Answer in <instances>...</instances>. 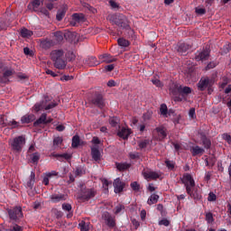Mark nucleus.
<instances>
[{
    "label": "nucleus",
    "instance_id": "nucleus-1",
    "mask_svg": "<svg viewBox=\"0 0 231 231\" xmlns=\"http://www.w3.org/2000/svg\"><path fill=\"white\" fill-rule=\"evenodd\" d=\"M180 180L181 183L184 184L186 193H188L189 197L196 201H199L203 199L201 191L196 187V181L190 174L185 173L182 175Z\"/></svg>",
    "mask_w": 231,
    "mask_h": 231
},
{
    "label": "nucleus",
    "instance_id": "nucleus-2",
    "mask_svg": "<svg viewBox=\"0 0 231 231\" xmlns=\"http://www.w3.org/2000/svg\"><path fill=\"white\" fill-rule=\"evenodd\" d=\"M51 60L54 63V68L64 69L67 66L64 60V51L62 50H54L51 51Z\"/></svg>",
    "mask_w": 231,
    "mask_h": 231
},
{
    "label": "nucleus",
    "instance_id": "nucleus-3",
    "mask_svg": "<svg viewBox=\"0 0 231 231\" xmlns=\"http://www.w3.org/2000/svg\"><path fill=\"white\" fill-rule=\"evenodd\" d=\"M214 79L210 78H201L200 81L198 83L199 91L208 90V94L213 93Z\"/></svg>",
    "mask_w": 231,
    "mask_h": 231
},
{
    "label": "nucleus",
    "instance_id": "nucleus-4",
    "mask_svg": "<svg viewBox=\"0 0 231 231\" xmlns=\"http://www.w3.org/2000/svg\"><path fill=\"white\" fill-rule=\"evenodd\" d=\"M96 196V191L93 189H87L84 186H81L79 195L78 196V199L81 202H87L91 200Z\"/></svg>",
    "mask_w": 231,
    "mask_h": 231
},
{
    "label": "nucleus",
    "instance_id": "nucleus-5",
    "mask_svg": "<svg viewBox=\"0 0 231 231\" xmlns=\"http://www.w3.org/2000/svg\"><path fill=\"white\" fill-rule=\"evenodd\" d=\"M102 220L104 222V225L108 226V228L113 229L116 226V217L111 215L108 211H106L102 214Z\"/></svg>",
    "mask_w": 231,
    "mask_h": 231
},
{
    "label": "nucleus",
    "instance_id": "nucleus-6",
    "mask_svg": "<svg viewBox=\"0 0 231 231\" xmlns=\"http://www.w3.org/2000/svg\"><path fill=\"white\" fill-rule=\"evenodd\" d=\"M57 106H59V104H57L55 102H51L47 105V99H45V101H41L40 103L35 104L33 106V110L35 111V113H39L41 110L53 109Z\"/></svg>",
    "mask_w": 231,
    "mask_h": 231
},
{
    "label": "nucleus",
    "instance_id": "nucleus-7",
    "mask_svg": "<svg viewBox=\"0 0 231 231\" xmlns=\"http://www.w3.org/2000/svg\"><path fill=\"white\" fill-rule=\"evenodd\" d=\"M26 143V141L23 136H18L14 139L11 143L12 149L17 152L23 151V145Z\"/></svg>",
    "mask_w": 231,
    "mask_h": 231
},
{
    "label": "nucleus",
    "instance_id": "nucleus-8",
    "mask_svg": "<svg viewBox=\"0 0 231 231\" xmlns=\"http://www.w3.org/2000/svg\"><path fill=\"white\" fill-rule=\"evenodd\" d=\"M7 212L9 219H11L12 221H17L18 219L23 217V209L18 207L8 209Z\"/></svg>",
    "mask_w": 231,
    "mask_h": 231
},
{
    "label": "nucleus",
    "instance_id": "nucleus-9",
    "mask_svg": "<svg viewBox=\"0 0 231 231\" xmlns=\"http://www.w3.org/2000/svg\"><path fill=\"white\" fill-rule=\"evenodd\" d=\"M191 94V88L189 87H182L177 96L174 97V101L181 102L186 101L188 95Z\"/></svg>",
    "mask_w": 231,
    "mask_h": 231
},
{
    "label": "nucleus",
    "instance_id": "nucleus-10",
    "mask_svg": "<svg viewBox=\"0 0 231 231\" xmlns=\"http://www.w3.org/2000/svg\"><path fill=\"white\" fill-rule=\"evenodd\" d=\"M113 23L121 29H127L129 27L127 18L123 14L116 16Z\"/></svg>",
    "mask_w": 231,
    "mask_h": 231
},
{
    "label": "nucleus",
    "instance_id": "nucleus-11",
    "mask_svg": "<svg viewBox=\"0 0 231 231\" xmlns=\"http://www.w3.org/2000/svg\"><path fill=\"white\" fill-rule=\"evenodd\" d=\"M93 106H97L100 110L105 109L106 103L102 94H97L92 99Z\"/></svg>",
    "mask_w": 231,
    "mask_h": 231
},
{
    "label": "nucleus",
    "instance_id": "nucleus-12",
    "mask_svg": "<svg viewBox=\"0 0 231 231\" xmlns=\"http://www.w3.org/2000/svg\"><path fill=\"white\" fill-rule=\"evenodd\" d=\"M210 56V50L208 48L203 49L201 51L195 53V60L198 62L208 60Z\"/></svg>",
    "mask_w": 231,
    "mask_h": 231
},
{
    "label": "nucleus",
    "instance_id": "nucleus-13",
    "mask_svg": "<svg viewBox=\"0 0 231 231\" xmlns=\"http://www.w3.org/2000/svg\"><path fill=\"white\" fill-rule=\"evenodd\" d=\"M69 196L66 193H53L50 196V200L51 203L57 204L66 201Z\"/></svg>",
    "mask_w": 231,
    "mask_h": 231
},
{
    "label": "nucleus",
    "instance_id": "nucleus-14",
    "mask_svg": "<svg viewBox=\"0 0 231 231\" xmlns=\"http://www.w3.org/2000/svg\"><path fill=\"white\" fill-rule=\"evenodd\" d=\"M125 182H122L121 179L116 178V180H114L113 187H114V193H121L123 191V189H125Z\"/></svg>",
    "mask_w": 231,
    "mask_h": 231
},
{
    "label": "nucleus",
    "instance_id": "nucleus-15",
    "mask_svg": "<svg viewBox=\"0 0 231 231\" xmlns=\"http://www.w3.org/2000/svg\"><path fill=\"white\" fill-rule=\"evenodd\" d=\"M189 151L191 152L192 157L201 156L205 152L204 148H201L200 146L198 145L190 146Z\"/></svg>",
    "mask_w": 231,
    "mask_h": 231
},
{
    "label": "nucleus",
    "instance_id": "nucleus-16",
    "mask_svg": "<svg viewBox=\"0 0 231 231\" xmlns=\"http://www.w3.org/2000/svg\"><path fill=\"white\" fill-rule=\"evenodd\" d=\"M156 134H158V141L162 142L167 137V130L163 126L155 128Z\"/></svg>",
    "mask_w": 231,
    "mask_h": 231
},
{
    "label": "nucleus",
    "instance_id": "nucleus-17",
    "mask_svg": "<svg viewBox=\"0 0 231 231\" xmlns=\"http://www.w3.org/2000/svg\"><path fill=\"white\" fill-rule=\"evenodd\" d=\"M99 60H101L102 63H113L116 61V59L112 56L111 54H102L99 55Z\"/></svg>",
    "mask_w": 231,
    "mask_h": 231
},
{
    "label": "nucleus",
    "instance_id": "nucleus-18",
    "mask_svg": "<svg viewBox=\"0 0 231 231\" xmlns=\"http://www.w3.org/2000/svg\"><path fill=\"white\" fill-rule=\"evenodd\" d=\"M117 135L119 136V138L126 140L128 139L129 135H131V130L125 127H118Z\"/></svg>",
    "mask_w": 231,
    "mask_h": 231
},
{
    "label": "nucleus",
    "instance_id": "nucleus-19",
    "mask_svg": "<svg viewBox=\"0 0 231 231\" xmlns=\"http://www.w3.org/2000/svg\"><path fill=\"white\" fill-rule=\"evenodd\" d=\"M2 126L8 127L9 129H16L17 127H20V123L14 120H4V123H2Z\"/></svg>",
    "mask_w": 231,
    "mask_h": 231
},
{
    "label": "nucleus",
    "instance_id": "nucleus-20",
    "mask_svg": "<svg viewBox=\"0 0 231 231\" xmlns=\"http://www.w3.org/2000/svg\"><path fill=\"white\" fill-rule=\"evenodd\" d=\"M189 48H190L189 44H188L186 42H180L178 44L177 51L179 53H180L182 56H184L187 53V51L189 50Z\"/></svg>",
    "mask_w": 231,
    "mask_h": 231
},
{
    "label": "nucleus",
    "instance_id": "nucleus-21",
    "mask_svg": "<svg viewBox=\"0 0 231 231\" xmlns=\"http://www.w3.org/2000/svg\"><path fill=\"white\" fill-rule=\"evenodd\" d=\"M143 176L146 180H155L159 179V174L155 171H144L143 172Z\"/></svg>",
    "mask_w": 231,
    "mask_h": 231
},
{
    "label": "nucleus",
    "instance_id": "nucleus-22",
    "mask_svg": "<svg viewBox=\"0 0 231 231\" xmlns=\"http://www.w3.org/2000/svg\"><path fill=\"white\" fill-rule=\"evenodd\" d=\"M36 119V116L32 114L25 115L21 117V123L23 125L32 124Z\"/></svg>",
    "mask_w": 231,
    "mask_h": 231
},
{
    "label": "nucleus",
    "instance_id": "nucleus-23",
    "mask_svg": "<svg viewBox=\"0 0 231 231\" xmlns=\"http://www.w3.org/2000/svg\"><path fill=\"white\" fill-rule=\"evenodd\" d=\"M51 156L57 158V160L60 162H63V160L69 161L72 158V155L69 153H51Z\"/></svg>",
    "mask_w": 231,
    "mask_h": 231
},
{
    "label": "nucleus",
    "instance_id": "nucleus-24",
    "mask_svg": "<svg viewBox=\"0 0 231 231\" xmlns=\"http://www.w3.org/2000/svg\"><path fill=\"white\" fill-rule=\"evenodd\" d=\"M61 209L65 212H68L67 218H70L73 217L72 206L69 203L61 204Z\"/></svg>",
    "mask_w": 231,
    "mask_h": 231
},
{
    "label": "nucleus",
    "instance_id": "nucleus-25",
    "mask_svg": "<svg viewBox=\"0 0 231 231\" xmlns=\"http://www.w3.org/2000/svg\"><path fill=\"white\" fill-rule=\"evenodd\" d=\"M92 159L96 162L100 160V152L98 150V146L95 145L90 148Z\"/></svg>",
    "mask_w": 231,
    "mask_h": 231
},
{
    "label": "nucleus",
    "instance_id": "nucleus-26",
    "mask_svg": "<svg viewBox=\"0 0 231 231\" xmlns=\"http://www.w3.org/2000/svg\"><path fill=\"white\" fill-rule=\"evenodd\" d=\"M200 140L202 142V145H204V148L207 150H209L211 147V141L209 138L207 137V135H205L204 134H200Z\"/></svg>",
    "mask_w": 231,
    "mask_h": 231
},
{
    "label": "nucleus",
    "instance_id": "nucleus-27",
    "mask_svg": "<svg viewBox=\"0 0 231 231\" xmlns=\"http://www.w3.org/2000/svg\"><path fill=\"white\" fill-rule=\"evenodd\" d=\"M46 118H47V114L42 113L40 118L34 121L33 126L39 127L40 125H46Z\"/></svg>",
    "mask_w": 231,
    "mask_h": 231
},
{
    "label": "nucleus",
    "instance_id": "nucleus-28",
    "mask_svg": "<svg viewBox=\"0 0 231 231\" xmlns=\"http://www.w3.org/2000/svg\"><path fill=\"white\" fill-rule=\"evenodd\" d=\"M67 13V6L64 5L57 12L56 19L58 22H61Z\"/></svg>",
    "mask_w": 231,
    "mask_h": 231
},
{
    "label": "nucleus",
    "instance_id": "nucleus-29",
    "mask_svg": "<svg viewBox=\"0 0 231 231\" xmlns=\"http://www.w3.org/2000/svg\"><path fill=\"white\" fill-rule=\"evenodd\" d=\"M181 88L182 87L180 85L172 84L171 87V93L172 94V96L177 97L180 91L181 90Z\"/></svg>",
    "mask_w": 231,
    "mask_h": 231
},
{
    "label": "nucleus",
    "instance_id": "nucleus-30",
    "mask_svg": "<svg viewBox=\"0 0 231 231\" xmlns=\"http://www.w3.org/2000/svg\"><path fill=\"white\" fill-rule=\"evenodd\" d=\"M125 210V207L124 204H118L116 208H114V215H121L124 214Z\"/></svg>",
    "mask_w": 231,
    "mask_h": 231
},
{
    "label": "nucleus",
    "instance_id": "nucleus-31",
    "mask_svg": "<svg viewBox=\"0 0 231 231\" xmlns=\"http://www.w3.org/2000/svg\"><path fill=\"white\" fill-rule=\"evenodd\" d=\"M72 21L76 23H83L85 21V15L83 14H73Z\"/></svg>",
    "mask_w": 231,
    "mask_h": 231
},
{
    "label": "nucleus",
    "instance_id": "nucleus-32",
    "mask_svg": "<svg viewBox=\"0 0 231 231\" xmlns=\"http://www.w3.org/2000/svg\"><path fill=\"white\" fill-rule=\"evenodd\" d=\"M33 32L32 31L27 29V28H23L21 30V37L22 38H30L32 37Z\"/></svg>",
    "mask_w": 231,
    "mask_h": 231
},
{
    "label": "nucleus",
    "instance_id": "nucleus-33",
    "mask_svg": "<svg viewBox=\"0 0 231 231\" xmlns=\"http://www.w3.org/2000/svg\"><path fill=\"white\" fill-rule=\"evenodd\" d=\"M119 122H120L119 117L113 116L109 118V125H112V127H116V128L121 127L119 125Z\"/></svg>",
    "mask_w": 231,
    "mask_h": 231
},
{
    "label": "nucleus",
    "instance_id": "nucleus-34",
    "mask_svg": "<svg viewBox=\"0 0 231 231\" xmlns=\"http://www.w3.org/2000/svg\"><path fill=\"white\" fill-rule=\"evenodd\" d=\"M80 231H89L90 223L81 220L79 224Z\"/></svg>",
    "mask_w": 231,
    "mask_h": 231
},
{
    "label": "nucleus",
    "instance_id": "nucleus-35",
    "mask_svg": "<svg viewBox=\"0 0 231 231\" xmlns=\"http://www.w3.org/2000/svg\"><path fill=\"white\" fill-rule=\"evenodd\" d=\"M159 196L155 193H152V196L148 199V205H154L158 202Z\"/></svg>",
    "mask_w": 231,
    "mask_h": 231
},
{
    "label": "nucleus",
    "instance_id": "nucleus-36",
    "mask_svg": "<svg viewBox=\"0 0 231 231\" xmlns=\"http://www.w3.org/2000/svg\"><path fill=\"white\" fill-rule=\"evenodd\" d=\"M118 45L124 48H127L130 45V42L128 40H125V38H119Z\"/></svg>",
    "mask_w": 231,
    "mask_h": 231
},
{
    "label": "nucleus",
    "instance_id": "nucleus-37",
    "mask_svg": "<svg viewBox=\"0 0 231 231\" xmlns=\"http://www.w3.org/2000/svg\"><path fill=\"white\" fill-rule=\"evenodd\" d=\"M80 139L79 135H74L72 138V148H79Z\"/></svg>",
    "mask_w": 231,
    "mask_h": 231
},
{
    "label": "nucleus",
    "instance_id": "nucleus-38",
    "mask_svg": "<svg viewBox=\"0 0 231 231\" xmlns=\"http://www.w3.org/2000/svg\"><path fill=\"white\" fill-rule=\"evenodd\" d=\"M88 60H89V63H88V65H89L90 67H96L100 64L98 61H97L96 57L94 56L89 57Z\"/></svg>",
    "mask_w": 231,
    "mask_h": 231
},
{
    "label": "nucleus",
    "instance_id": "nucleus-39",
    "mask_svg": "<svg viewBox=\"0 0 231 231\" xmlns=\"http://www.w3.org/2000/svg\"><path fill=\"white\" fill-rule=\"evenodd\" d=\"M150 141L149 139H144L143 141L138 142V146L140 149H145L149 145Z\"/></svg>",
    "mask_w": 231,
    "mask_h": 231
},
{
    "label": "nucleus",
    "instance_id": "nucleus-40",
    "mask_svg": "<svg viewBox=\"0 0 231 231\" xmlns=\"http://www.w3.org/2000/svg\"><path fill=\"white\" fill-rule=\"evenodd\" d=\"M54 38L56 39L57 42H62L63 41V32L60 31L54 32Z\"/></svg>",
    "mask_w": 231,
    "mask_h": 231
},
{
    "label": "nucleus",
    "instance_id": "nucleus-41",
    "mask_svg": "<svg viewBox=\"0 0 231 231\" xmlns=\"http://www.w3.org/2000/svg\"><path fill=\"white\" fill-rule=\"evenodd\" d=\"M161 115L164 117H168V107L167 105L162 104L161 105Z\"/></svg>",
    "mask_w": 231,
    "mask_h": 231
},
{
    "label": "nucleus",
    "instance_id": "nucleus-42",
    "mask_svg": "<svg viewBox=\"0 0 231 231\" xmlns=\"http://www.w3.org/2000/svg\"><path fill=\"white\" fill-rule=\"evenodd\" d=\"M31 160H32V162H33V164L39 163L40 153L39 152L32 153V157H31Z\"/></svg>",
    "mask_w": 231,
    "mask_h": 231
},
{
    "label": "nucleus",
    "instance_id": "nucleus-43",
    "mask_svg": "<svg viewBox=\"0 0 231 231\" xmlns=\"http://www.w3.org/2000/svg\"><path fill=\"white\" fill-rule=\"evenodd\" d=\"M41 44H42V48L48 50V49H51V47L52 46V42L45 40L42 42Z\"/></svg>",
    "mask_w": 231,
    "mask_h": 231
},
{
    "label": "nucleus",
    "instance_id": "nucleus-44",
    "mask_svg": "<svg viewBox=\"0 0 231 231\" xmlns=\"http://www.w3.org/2000/svg\"><path fill=\"white\" fill-rule=\"evenodd\" d=\"M129 165L127 163H118L116 164V169H118L120 171L128 170Z\"/></svg>",
    "mask_w": 231,
    "mask_h": 231
},
{
    "label": "nucleus",
    "instance_id": "nucleus-45",
    "mask_svg": "<svg viewBox=\"0 0 231 231\" xmlns=\"http://www.w3.org/2000/svg\"><path fill=\"white\" fill-rule=\"evenodd\" d=\"M205 220H207L208 224H212L214 222V217L212 213H207L205 215Z\"/></svg>",
    "mask_w": 231,
    "mask_h": 231
},
{
    "label": "nucleus",
    "instance_id": "nucleus-46",
    "mask_svg": "<svg viewBox=\"0 0 231 231\" xmlns=\"http://www.w3.org/2000/svg\"><path fill=\"white\" fill-rule=\"evenodd\" d=\"M66 58L68 60L72 61L76 59V55L73 51H67Z\"/></svg>",
    "mask_w": 231,
    "mask_h": 231
},
{
    "label": "nucleus",
    "instance_id": "nucleus-47",
    "mask_svg": "<svg viewBox=\"0 0 231 231\" xmlns=\"http://www.w3.org/2000/svg\"><path fill=\"white\" fill-rule=\"evenodd\" d=\"M165 165H166V168H168L169 170H174V167H175V163L172 162V161H165Z\"/></svg>",
    "mask_w": 231,
    "mask_h": 231
},
{
    "label": "nucleus",
    "instance_id": "nucleus-48",
    "mask_svg": "<svg viewBox=\"0 0 231 231\" xmlns=\"http://www.w3.org/2000/svg\"><path fill=\"white\" fill-rule=\"evenodd\" d=\"M41 5L40 0H32V7H33V11H36L37 8H39Z\"/></svg>",
    "mask_w": 231,
    "mask_h": 231
},
{
    "label": "nucleus",
    "instance_id": "nucleus-49",
    "mask_svg": "<svg viewBox=\"0 0 231 231\" xmlns=\"http://www.w3.org/2000/svg\"><path fill=\"white\" fill-rule=\"evenodd\" d=\"M130 187H132V189L134 191H138L141 189V186L138 184V182H132Z\"/></svg>",
    "mask_w": 231,
    "mask_h": 231
},
{
    "label": "nucleus",
    "instance_id": "nucleus-50",
    "mask_svg": "<svg viewBox=\"0 0 231 231\" xmlns=\"http://www.w3.org/2000/svg\"><path fill=\"white\" fill-rule=\"evenodd\" d=\"M208 200L210 202H214L217 200V195L213 192L208 193Z\"/></svg>",
    "mask_w": 231,
    "mask_h": 231
},
{
    "label": "nucleus",
    "instance_id": "nucleus-51",
    "mask_svg": "<svg viewBox=\"0 0 231 231\" xmlns=\"http://www.w3.org/2000/svg\"><path fill=\"white\" fill-rule=\"evenodd\" d=\"M62 143V137H56L53 139V145H60Z\"/></svg>",
    "mask_w": 231,
    "mask_h": 231
},
{
    "label": "nucleus",
    "instance_id": "nucleus-52",
    "mask_svg": "<svg viewBox=\"0 0 231 231\" xmlns=\"http://www.w3.org/2000/svg\"><path fill=\"white\" fill-rule=\"evenodd\" d=\"M109 5L112 9L119 8V5L116 3L114 0H109Z\"/></svg>",
    "mask_w": 231,
    "mask_h": 231
},
{
    "label": "nucleus",
    "instance_id": "nucleus-53",
    "mask_svg": "<svg viewBox=\"0 0 231 231\" xmlns=\"http://www.w3.org/2000/svg\"><path fill=\"white\" fill-rule=\"evenodd\" d=\"M151 117H152V112H149V111L144 113V115L143 116V119L144 121L151 120Z\"/></svg>",
    "mask_w": 231,
    "mask_h": 231
},
{
    "label": "nucleus",
    "instance_id": "nucleus-54",
    "mask_svg": "<svg viewBox=\"0 0 231 231\" xmlns=\"http://www.w3.org/2000/svg\"><path fill=\"white\" fill-rule=\"evenodd\" d=\"M11 231H23V227L20 226L17 224H14V226L12 227Z\"/></svg>",
    "mask_w": 231,
    "mask_h": 231
},
{
    "label": "nucleus",
    "instance_id": "nucleus-55",
    "mask_svg": "<svg viewBox=\"0 0 231 231\" xmlns=\"http://www.w3.org/2000/svg\"><path fill=\"white\" fill-rule=\"evenodd\" d=\"M152 83L154 84L155 87L161 88L162 87V82L160 79H152Z\"/></svg>",
    "mask_w": 231,
    "mask_h": 231
},
{
    "label": "nucleus",
    "instance_id": "nucleus-56",
    "mask_svg": "<svg viewBox=\"0 0 231 231\" xmlns=\"http://www.w3.org/2000/svg\"><path fill=\"white\" fill-rule=\"evenodd\" d=\"M211 180V172L210 171H207L205 172V177H204V180L208 182H209V180Z\"/></svg>",
    "mask_w": 231,
    "mask_h": 231
},
{
    "label": "nucleus",
    "instance_id": "nucleus-57",
    "mask_svg": "<svg viewBox=\"0 0 231 231\" xmlns=\"http://www.w3.org/2000/svg\"><path fill=\"white\" fill-rule=\"evenodd\" d=\"M195 13H197L199 15H204L206 11L204 8H197L195 9Z\"/></svg>",
    "mask_w": 231,
    "mask_h": 231
},
{
    "label": "nucleus",
    "instance_id": "nucleus-58",
    "mask_svg": "<svg viewBox=\"0 0 231 231\" xmlns=\"http://www.w3.org/2000/svg\"><path fill=\"white\" fill-rule=\"evenodd\" d=\"M169 225H170L169 220H167L165 218L161 220V221H159V226H169Z\"/></svg>",
    "mask_w": 231,
    "mask_h": 231
},
{
    "label": "nucleus",
    "instance_id": "nucleus-59",
    "mask_svg": "<svg viewBox=\"0 0 231 231\" xmlns=\"http://www.w3.org/2000/svg\"><path fill=\"white\" fill-rule=\"evenodd\" d=\"M23 53L27 56H32V51H31L29 47L23 49Z\"/></svg>",
    "mask_w": 231,
    "mask_h": 231
},
{
    "label": "nucleus",
    "instance_id": "nucleus-60",
    "mask_svg": "<svg viewBox=\"0 0 231 231\" xmlns=\"http://www.w3.org/2000/svg\"><path fill=\"white\" fill-rule=\"evenodd\" d=\"M104 69H106V72H112L113 69H115V64H110L108 66H106Z\"/></svg>",
    "mask_w": 231,
    "mask_h": 231
},
{
    "label": "nucleus",
    "instance_id": "nucleus-61",
    "mask_svg": "<svg viewBox=\"0 0 231 231\" xmlns=\"http://www.w3.org/2000/svg\"><path fill=\"white\" fill-rule=\"evenodd\" d=\"M14 74V72L10 69L5 70L4 72V78L7 79L8 77H11Z\"/></svg>",
    "mask_w": 231,
    "mask_h": 231
},
{
    "label": "nucleus",
    "instance_id": "nucleus-62",
    "mask_svg": "<svg viewBox=\"0 0 231 231\" xmlns=\"http://www.w3.org/2000/svg\"><path fill=\"white\" fill-rule=\"evenodd\" d=\"M223 139H224L225 141H226L227 143H231V136H230V134H223Z\"/></svg>",
    "mask_w": 231,
    "mask_h": 231
},
{
    "label": "nucleus",
    "instance_id": "nucleus-63",
    "mask_svg": "<svg viewBox=\"0 0 231 231\" xmlns=\"http://www.w3.org/2000/svg\"><path fill=\"white\" fill-rule=\"evenodd\" d=\"M129 157L131 160H137L139 159V153H129Z\"/></svg>",
    "mask_w": 231,
    "mask_h": 231
},
{
    "label": "nucleus",
    "instance_id": "nucleus-64",
    "mask_svg": "<svg viewBox=\"0 0 231 231\" xmlns=\"http://www.w3.org/2000/svg\"><path fill=\"white\" fill-rule=\"evenodd\" d=\"M230 50H231V44L230 43L229 44H225V46H224V52L227 53V52L230 51Z\"/></svg>",
    "mask_w": 231,
    "mask_h": 231
}]
</instances>
